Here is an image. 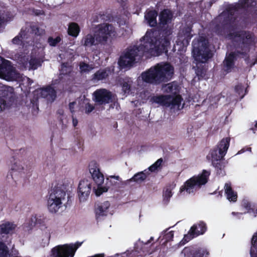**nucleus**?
Wrapping results in <instances>:
<instances>
[{"mask_svg":"<svg viewBox=\"0 0 257 257\" xmlns=\"http://www.w3.org/2000/svg\"><path fill=\"white\" fill-rule=\"evenodd\" d=\"M230 138L223 139L217 145V148L210 152L207 156L208 159H211L212 163L217 162L222 159L225 155L229 146Z\"/></svg>","mask_w":257,"mask_h":257,"instance_id":"dca6fc26","label":"nucleus"},{"mask_svg":"<svg viewBox=\"0 0 257 257\" xmlns=\"http://www.w3.org/2000/svg\"><path fill=\"white\" fill-rule=\"evenodd\" d=\"M163 91L176 94L179 91V85L176 82H172L165 84L163 87Z\"/></svg>","mask_w":257,"mask_h":257,"instance_id":"c85d7f7f","label":"nucleus"},{"mask_svg":"<svg viewBox=\"0 0 257 257\" xmlns=\"http://www.w3.org/2000/svg\"><path fill=\"white\" fill-rule=\"evenodd\" d=\"M236 9L224 11L216 19L217 21L221 22L222 27V30L218 31V33L238 43L236 51L230 53L224 61V69L227 72L230 71L233 67L234 61L237 57L244 58L247 65L250 67L257 62V58L251 54L246 57L250 46L252 44V35L249 32L238 31L235 16L238 10Z\"/></svg>","mask_w":257,"mask_h":257,"instance_id":"f257e3e1","label":"nucleus"},{"mask_svg":"<svg viewBox=\"0 0 257 257\" xmlns=\"http://www.w3.org/2000/svg\"><path fill=\"white\" fill-rule=\"evenodd\" d=\"M7 106L5 99L3 97H0V111L5 109Z\"/></svg>","mask_w":257,"mask_h":257,"instance_id":"a18cd8bd","label":"nucleus"},{"mask_svg":"<svg viewBox=\"0 0 257 257\" xmlns=\"http://www.w3.org/2000/svg\"><path fill=\"white\" fill-rule=\"evenodd\" d=\"M158 167H157L154 164L149 168V170L151 172H154L156 171Z\"/></svg>","mask_w":257,"mask_h":257,"instance_id":"864d4df0","label":"nucleus"},{"mask_svg":"<svg viewBox=\"0 0 257 257\" xmlns=\"http://www.w3.org/2000/svg\"><path fill=\"white\" fill-rule=\"evenodd\" d=\"M191 34V27L188 26L186 28L181 29L178 36V39L176 42V46H180L182 49L186 47L192 37Z\"/></svg>","mask_w":257,"mask_h":257,"instance_id":"a211bd4d","label":"nucleus"},{"mask_svg":"<svg viewBox=\"0 0 257 257\" xmlns=\"http://www.w3.org/2000/svg\"><path fill=\"white\" fill-rule=\"evenodd\" d=\"M93 95V100L99 104L109 103L114 99V95L105 89L96 90Z\"/></svg>","mask_w":257,"mask_h":257,"instance_id":"f3484780","label":"nucleus"},{"mask_svg":"<svg viewBox=\"0 0 257 257\" xmlns=\"http://www.w3.org/2000/svg\"><path fill=\"white\" fill-rule=\"evenodd\" d=\"M175 185L174 184L166 186L163 190V201L167 203L172 196V191L174 189Z\"/></svg>","mask_w":257,"mask_h":257,"instance_id":"7c9ffc66","label":"nucleus"},{"mask_svg":"<svg viewBox=\"0 0 257 257\" xmlns=\"http://www.w3.org/2000/svg\"><path fill=\"white\" fill-rule=\"evenodd\" d=\"M72 51L71 50H68L64 53H60L59 57L61 60H71L73 57V53Z\"/></svg>","mask_w":257,"mask_h":257,"instance_id":"a19ab883","label":"nucleus"},{"mask_svg":"<svg viewBox=\"0 0 257 257\" xmlns=\"http://www.w3.org/2000/svg\"><path fill=\"white\" fill-rule=\"evenodd\" d=\"M31 55L25 53L16 55V58L21 67L29 70H35L41 65L44 57V46L41 43L33 44Z\"/></svg>","mask_w":257,"mask_h":257,"instance_id":"39448f33","label":"nucleus"},{"mask_svg":"<svg viewBox=\"0 0 257 257\" xmlns=\"http://www.w3.org/2000/svg\"><path fill=\"white\" fill-rule=\"evenodd\" d=\"M248 151H250L251 149L250 148H248Z\"/></svg>","mask_w":257,"mask_h":257,"instance_id":"69168bd1","label":"nucleus"},{"mask_svg":"<svg viewBox=\"0 0 257 257\" xmlns=\"http://www.w3.org/2000/svg\"><path fill=\"white\" fill-rule=\"evenodd\" d=\"M173 74V67L168 63L162 62L143 72L141 78L147 83L157 85L169 81Z\"/></svg>","mask_w":257,"mask_h":257,"instance_id":"20e7f679","label":"nucleus"},{"mask_svg":"<svg viewBox=\"0 0 257 257\" xmlns=\"http://www.w3.org/2000/svg\"><path fill=\"white\" fill-rule=\"evenodd\" d=\"M245 207L247 209V212L252 214L254 216L257 215V208L255 209L254 205L250 203H247Z\"/></svg>","mask_w":257,"mask_h":257,"instance_id":"37998d69","label":"nucleus"},{"mask_svg":"<svg viewBox=\"0 0 257 257\" xmlns=\"http://www.w3.org/2000/svg\"><path fill=\"white\" fill-rule=\"evenodd\" d=\"M127 13H128V12H126V11H125L124 12V13H123V14H124V15H126V14H127Z\"/></svg>","mask_w":257,"mask_h":257,"instance_id":"bf43d9fd","label":"nucleus"},{"mask_svg":"<svg viewBox=\"0 0 257 257\" xmlns=\"http://www.w3.org/2000/svg\"><path fill=\"white\" fill-rule=\"evenodd\" d=\"M31 30V33L37 35H42L45 33V31L43 29H40L38 26L33 23L27 24V27L24 29L22 28L19 34L16 36L13 40L12 43L14 44H23V47L27 48L28 45L31 46L34 42L32 41L30 44L29 32Z\"/></svg>","mask_w":257,"mask_h":257,"instance_id":"9d476101","label":"nucleus"},{"mask_svg":"<svg viewBox=\"0 0 257 257\" xmlns=\"http://www.w3.org/2000/svg\"><path fill=\"white\" fill-rule=\"evenodd\" d=\"M9 167L7 180L10 183L14 185L25 178L28 173L27 166L22 161L18 159H13Z\"/></svg>","mask_w":257,"mask_h":257,"instance_id":"9b49d317","label":"nucleus"},{"mask_svg":"<svg viewBox=\"0 0 257 257\" xmlns=\"http://www.w3.org/2000/svg\"><path fill=\"white\" fill-rule=\"evenodd\" d=\"M110 73L109 69H100L94 74L92 79L94 81L103 80L106 78Z\"/></svg>","mask_w":257,"mask_h":257,"instance_id":"2f4dec72","label":"nucleus"},{"mask_svg":"<svg viewBox=\"0 0 257 257\" xmlns=\"http://www.w3.org/2000/svg\"><path fill=\"white\" fill-rule=\"evenodd\" d=\"M55 5H59L60 3V0H54Z\"/></svg>","mask_w":257,"mask_h":257,"instance_id":"4d7b16f0","label":"nucleus"},{"mask_svg":"<svg viewBox=\"0 0 257 257\" xmlns=\"http://www.w3.org/2000/svg\"><path fill=\"white\" fill-rule=\"evenodd\" d=\"M163 162L162 159H158L155 163L154 165L158 168H159Z\"/></svg>","mask_w":257,"mask_h":257,"instance_id":"603ef678","label":"nucleus"},{"mask_svg":"<svg viewBox=\"0 0 257 257\" xmlns=\"http://www.w3.org/2000/svg\"><path fill=\"white\" fill-rule=\"evenodd\" d=\"M118 3L123 4L125 2L126 0H116Z\"/></svg>","mask_w":257,"mask_h":257,"instance_id":"13d9d810","label":"nucleus"},{"mask_svg":"<svg viewBox=\"0 0 257 257\" xmlns=\"http://www.w3.org/2000/svg\"><path fill=\"white\" fill-rule=\"evenodd\" d=\"M235 89L236 92L240 96V98H242L244 95L243 94L244 88L243 86L241 85H238L235 87Z\"/></svg>","mask_w":257,"mask_h":257,"instance_id":"c03bdc74","label":"nucleus"},{"mask_svg":"<svg viewBox=\"0 0 257 257\" xmlns=\"http://www.w3.org/2000/svg\"><path fill=\"white\" fill-rule=\"evenodd\" d=\"M170 34H171V31H170V30H169V35H170Z\"/></svg>","mask_w":257,"mask_h":257,"instance_id":"052dcab7","label":"nucleus"},{"mask_svg":"<svg viewBox=\"0 0 257 257\" xmlns=\"http://www.w3.org/2000/svg\"><path fill=\"white\" fill-rule=\"evenodd\" d=\"M81 245V243L75 244H65L58 245L51 250L53 257H73L77 249Z\"/></svg>","mask_w":257,"mask_h":257,"instance_id":"2eb2a0df","label":"nucleus"},{"mask_svg":"<svg viewBox=\"0 0 257 257\" xmlns=\"http://www.w3.org/2000/svg\"><path fill=\"white\" fill-rule=\"evenodd\" d=\"M173 19V14L168 10H164L159 15V24L164 27L170 24Z\"/></svg>","mask_w":257,"mask_h":257,"instance_id":"393cba45","label":"nucleus"},{"mask_svg":"<svg viewBox=\"0 0 257 257\" xmlns=\"http://www.w3.org/2000/svg\"><path fill=\"white\" fill-rule=\"evenodd\" d=\"M206 230L205 224L203 222H200L198 224H194L191 228L188 234L185 235L184 239L187 242L194 237L203 234Z\"/></svg>","mask_w":257,"mask_h":257,"instance_id":"412c9836","label":"nucleus"},{"mask_svg":"<svg viewBox=\"0 0 257 257\" xmlns=\"http://www.w3.org/2000/svg\"><path fill=\"white\" fill-rule=\"evenodd\" d=\"M250 254L251 257H257V232L252 238Z\"/></svg>","mask_w":257,"mask_h":257,"instance_id":"f704fd0d","label":"nucleus"},{"mask_svg":"<svg viewBox=\"0 0 257 257\" xmlns=\"http://www.w3.org/2000/svg\"><path fill=\"white\" fill-rule=\"evenodd\" d=\"M119 84L122 88V91L124 94H128L131 90V86L133 83V80L130 78L125 77L119 80Z\"/></svg>","mask_w":257,"mask_h":257,"instance_id":"c756f323","label":"nucleus"},{"mask_svg":"<svg viewBox=\"0 0 257 257\" xmlns=\"http://www.w3.org/2000/svg\"><path fill=\"white\" fill-rule=\"evenodd\" d=\"M65 188L62 186L55 187L50 194L47 206L50 212L56 213L62 207L63 201L66 200Z\"/></svg>","mask_w":257,"mask_h":257,"instance_id":"1a4fd4ad","label":"nucleus"},{"mask_svg":"<svg viewBox=\"0 0 257 257\" xmlns=\"http://www.w3.org/2000/svg\"><path fill=\"white\" fill-rule=\"evenodd\" d=\"M210 172L203 170L202 172L187 180L184 185L182 186L180 193L183 195L193 193L198 190L202 185H205L208 181Z\"/></svg>","mask_w":257,"mask_h":257,"instance_id":"6e6552de","label":"nucleus"},{"mask_svg":"<svg viewBox=\"0 0 257 257\" xmlns=\"http://www.w3.org/2000/svg\"><path fill=\"white\" fill-rule=\"evenodd\" d=\"M196 73L197 75L199 77V79H200V78H203L205 74V71L203 70L200 71L199 69H197Z\"/></svg>","mask_w":257,"mask_h":257,"instance_id":"8fccbe9b","label":"nucleus"},{"mask_svg":"<svg viewBox=\"0 0 257 257\" xmlns=\"http://www.w3.org/2000/svg\"><path fill=\"white\" fill-rule=\"evenodd\" d=\"M79 69L81 73H87L92 70L93 67L91 65L82 62L79 64Z\"/></svg>","mask_w":257,"mask_h":257,"instance_id":"4c0bfd02","label":"nucleus"},{"mask_svg":"<svg viewBox=\"0 0 257 257\" xmlns=\"http://www.w3.org/2000/svg\"><path fill=\"white\" fill-rule=\"evenodd\" d=\"M208 43V41L202 36L193 40L192 53L197 64L205 63L212 57V54Z\"/></svg>","mask_w":257,"mask_h":257,"instance_id":"0eeeda50","label":"nucleus"},{"mask_svg":"<svg viewBox=\"0 0 257 257\" xmlns=\"http://www.w3.org/2000/svg\"><path fill=\"white\" fill-rule=\"evenodd\" d=\"M37 222V218L36 216H33L30 218L24 225V227L27 230H29L35 225Z\"/></svg>","mask_w":257,"mask_h":257,"instance_id":"58836bf2","label":"nucleus"},{"mask_svg":"<svg viewBox=\"0 0 257 257\" xmlns=\"http://www.w3.org/2000/svg\"><path fill=\"white\" fill-rule=\"evenodd\" d=\"M208 252L205 248L194 249L192 247H185L180 253V257H203L208 255Z\"/></svg>","mask_w":257,"mask_h":257,"instance_id":"4be33fe9","label":"nucleus"},{"mask_svg":"<svg viewBox=\"0 0 257 257\" xmlns=\"http://www.w3.org/2000/svg\"><path fill=\"white\" fill-rule=\"evenodd\" d=\"M110 203L108 201H104L97 204L95 209L97 219H98L100 217L107 215Z\"/></svg>","mask_w":257,"mask_h":257,"instance_id":"b1692460","label":"nucleus"},{"mask_svg":"<svg viewBox=\"0 0 257 257\" xmlns=\"http://www.w3.org/2000/svg\"><path fill=\"white\" fill-rule=\"evenodd\" d=\"M17 225L14 222L4 221L0 224V257H7L9 249L6 243L9 238L8 234L15 232Z\"/></svg>","mask_w":257,"mask_h":257,"instance_id":"f8f14e48","label":"nucleus"},{"mask_svg":"<svg viewBox=\"0 0 257 257\" xmlns=\"http://www.w3.org/2000/svg\"><path fill=\"white\" fill-rule=\"evenodd\" d=\"M55 85L52 84L51 86L37 90L36 93L37 94H40L42 97L47 98L50 102L53 101L56 96V91L54 89L56 87Z\"/></svg>","mask_w":257,"mask_h":257,"instance_id":"5701e85b","label":"nucleus"},{"mask_svg":"<svg viewBox=\"0 0 257 257\" xmlns=\"http://www.w3.org/2000/svg\"><path fill=\"white\" fill-rule=\"evenodd\" d=\"M91 190V183L88 180H82L79 182L78 187V196L80 202L86 201Z\"/></svg>","mask_w":257,"mask_h":257,"instance_id":"6ab92c4d","label":"nucleus"},{"mask_svg":"<svg viewBox=\"0 0 257 257\" xmlns=\"http://www.w3.org/2000/svg\"><path fill=\"white\" fill-rule=\"evenodd\" d=\"M110 179V182L113 184V185H116V182L115 181H113L112 180H115L117 181H120V179L118 176H110L109 177V178Z\"/></svg>","mask_w":257,"mask_h":257,"instance_id":"09e8293b","label":"nucleus"},{"mask_svg":"<svg viewBox=\"0 0 257 257\" xmlns=\"http://www.w3.org/2000/svg\"><path fill=\"white\" fill-rule=\"evenodd\" d=\"M0 78L7 80H17L21 82L20 86L30 88L33 81L29 78L18 73L9 61L0 57Z\"/></svg>","mask_w":257,"mask_h":257,"instance_id":"423d86ee","label":"nucleus"},{"mask_svg":"<svg viewBox=\"0 0 257 257\" xmlns=\"http://www.w3.org/2000/svg\"><path fill=\"white\" fill-rule=\"evenodd\" d=\"M61 41L62 39L60 36H57L55 38L50 37L48 39L47 42L50 46L56 47L61 42Z\"/></svg>","mask_w":257,"mask_h":257,"instance_id":"ea45409f","label":"nucleus"},{"mask_svg":"<svg viewBox=\"0 0 257 257\" xmlns=\"http://www.w3.org/2000/svg\"><path fill=\"white\" fill-rule=\"evenodd\" d=\"M154 239V237H151L150 238V239L148 240L147 241L144 242V241H140V240H139V242L138 243V245H140V246H142V245H148L152 240H153Z\"/></svg>","mask_w":257,"mask_h":257,"instance_id":"de8ad7c7","label":"nucleus"},{"mask_svg":"<svg viewBox=\"0 0 257 257\" xmlns=\"http://www.w3.org/2000/svg\"><path fill=\"white\" fill-rule=\"evenodd\" d=\"M89 170L92 178L97 186V188L94 187L95 194L100 196L103 193L107 192V188L102 185L104 178L103 175L100 171L98 164L95 161L91 162L89 165Z\"/></svg>","mask_w":257,"mask_h":257,"instance_id":"4468645a","label":"nucleus"},{"mask_svg":"<svg viewBox=\"0 0 257 257\" xmlns=\"http://www.w3.org/2000/svg\"><path fill=\"white\" fill-rule=\"evenodd\" d=\"M232 214L233 215H234V214H235V212H233L232 213Z\"/></svg>","mask_w":257,"mask_h":257,"instance_id":"0e129e2a","label":"nucleus"},{"mask_svg":"<svg viewBox=\"0 0 257 257\" xmlns=\"http://www.w3.org/2000/svg\"><path fill=\"white\" fill-rule=\"evenodd\" d=\"M256 5L255 0H241L240 7L242 9L249 10Z\"/></svg>","mask_w":257,"mask_h":257,"instance_id":"c9c22d12","label":"nucleus"},{"mask_svg":"<svg viewBox=\"0 0 257 257\" xmlns=\"http://www.w3.org/2000/svg\"><path fill=\"white\" fill-rule=\"evenodd\" d=\"M72 68L68 63H63L61 65L60 69V73L58 79L52 81L53 85H57L61 82H63L65 80H70L72 78L71 75Z\"/></svg>","mask_w":257,"mask_h":257,"instance_id":"aec40b11","label":"nucleus"},{"mask_svg":"<svg viewBox=\"0 0 257 257\" xmlns=\"http://www.w3.org/2000/svg\"><path fill=\"white\" fill-rule=\"evenodd\" d=\"M157 13L156 11H147L145 15V19L147 24L151 27H155L157 25L156 18Z\"/></svg>","mask_w":257,"mask_h":257,"instance_id":"a878e982","label":"nucleus"},{"mask_svg":"<svg viewBox=\"0 0 257 257\" xmlns=\"http://www.w3.org/2000/svg\"><path fill=\"white\" fill-rule=\"evenodd\" d=\"M174 234L172 231H167V230L163 231L161 235L158 238V240H160L161 242L163 240H165L164 242H162V244H165L167 242L169 241L173 238Z\"/></svg>","mask_w":257,"mask_h":257,"instance_id":"72a5a7b5","label":"nucleus"},{"mask_svg":"<svg viewBox=\"0 0 257 257\" xmlns=\"http://www.w3.org/2000/svg\"><path fill=\"white\" fill-rule=\"evenodd\" d=\"M94 106L90 103H87L85 105V112L89 113L91 112L93 109Z\"/></svg>","mask_w":257,"mask_h":257,"instance_id":"49530a36","label":"nucleus"},{"mask_svg":"<svg viewBox=\"0 0 257 257\" xmlns=\"http://www.w3.org/2000/svg\"><path fill=\"white\" fill-rule=\"evenodd\" d=\"M236 214H237L238 215H240L241 214L240 213H237Z\"/></svg>","mask_w":257,"mask_h":257,"instance_id":"338daca9","label":"nucleus"},{"mask_svg":"<svg viewBox=\"0 0 257 257\" xmlns=\"http://www.w3.org/2000/svg\"><path fill=\"white\" fill-rule=\"evenodd\" d=\"M161 34L159 31H147L139 42L129 47L124 55L120 57L118 62L119 66L122 68L131 67L144 55L146 57L159 56L166 51L170 44L169 38L164 36L163 34L161 37Z\"/></svg>","mask_w":257,"mask_h":257,"instance_id":"f03ea898","label":"nucleus"},{"mask_svg":"<svg viewBox=\"0 0 257 257\" xmlns=\"http://www.w3.org/2000/svg\"><path fill=\"white\" fill-rule=\"evenodd\" d=\"M75 104L76 103L75 102H71L69 104V109L72 112L73 111L74 106Z\"/></svg>","mask_w":257,"mask_h":257,"instance_id":"5fc2aeb1","label":"nucleus"},{"mask_svg":"<svg viewBox=\"0 0 257 257\" xmlns=\"http://www.w3.org/2000/svg\"><path fill=\"white\" fill-rule=\"evenodd\" d=\"M118 256V254H116L115 255V256H114V257H116V256Z\"/></svg>","mask_w":257,"mask_h":257,"instance_id":"680f3d73","label":"nucleus"},{"mask_svg":"<svg viewBox=\"0 0 257 257\" xmlns=\"http://www.w3.org/2000/svg\"><path fill=\"white\" fill-rule=\"evenodd\" d=\"M255 127L257 128V122H256V123L255 125Z\"/></svg>","mask_w":257,"mask_h":257,"instance_id":"e2e57ef3","label":"nucleus"},{"mask_svg":"<svg viewBox=\"0 0 257 257\" xmlns=\"http://www.w3.org/2000/svg\"><path fill=\"white\" fill-rule=\"evenodd\" d=\"M80 32V28L78 25L75 23L69 24L68 28V33L69 35L76 37Z\"/></svg>","mask_w":257,"mask_h":257,"instance_id":"473e14b6","label":"nucleus"},{"mask_svg":"<svg viewBox=\"0 0 257 257\" xmlns=\"http://www.w3.org/2000/svg\"><path fill=\"white\" fill-rule=\"evenodd\" d=\"M72 123L74 126H76L78 123L77 120L73 117H72Z\"/></svg>","mask_w":257,"mask_h":257,"instance_id":"6e6d98bb","label":"nucleus"},{"mask_svg":"<svg viewBox=\"0 0 257 257\" xmlns=\"http://www.w3.org/2000/svg\"><path fill=\"white\" fill-rule=\"evenodd\" d=\"M58 113L59 114L60 121L62 123L63 125L66 126L68 123V119L67 116L64 114V111L62 109H60L58 111Z\"/></svg>","mask_w":257,"mask_h":257,"instance_id":"79ce46f5","label":"nucleus"},{"mask_svg":"<svg viewBox=\"0 0 257 257\" xmlns=\"http://www.w3.org/2000/svg\"><path fill=\"white\" fill-rule=\"evenodd\" d=\"M149 171L147 170L139 172L136 174L132 178L128 179L126 181V183H129L131 182H135L138 183H141L143 182L149 175Z\"/></svg>","mask_w":257,"mask_h":257,"instance_id":"bb28decb","label":"nucleus"},{"mask_svg":"<svg viewBox=\"0 0 257 257\" xmlns=\"http://www.w3.org/2000/svg\"><path fill=\"white\" fill-rule=\"evenodd\" d=\"M212 164L215 168L218 174L222 176L224 174V171L223 170L225 167V163L224 162L220 160L217 162L212 163Z\"/></svg>","mask_w":257,"mask_h":257,"instance_id":"e433bc0d","label":"nucleus"},{"mask_svg":"<svg viewBox=\"0 0 257 257\" xmlns=\"http://www.w3.org/2000/svg\"><path fill=\"white\" fill-rule=\"evenodd\" d=\"M141 7L140 6H137L136 10H131V8H130L129 9L130 11V13H132L133 14L138 13L139 12V11L141 10Z\"/></svg>","mask_w":257,"mask_h":257,"instance_id":"3c124183","label":"nucleus"},{"mask_svg":"<svg viewBox=\"0 0 257 257\" xmlns=\"http://www.w3.org/2000/svg\"><path fill=\"white\" fill-rule=\"evenodd\" d=\"M116 36L114 27L108 24H102L95 26L94 34L89 33L84 36L81 40L82 45L85 48L104 45L107 41Z\"/></svg>","mask_w":257,"mask_h":257,"instance_id":"7ed1b4c3","label":"nucleus"},{"mask_svg":"<svg viewBox=\"0 0 257 257\" xmlns=\"http://www.w3.org/2000/svg\"><path fill=\"white\" fill-rule=\"evenodd\" d=\"M152 100L160 105L169 107L174 111L180 110L184 106V104H182L183 99L180 95L175 96L171 95L154 96L152 98Z\"/></svg>","mask_w":257,"mask_h":257,"instance_id":"ddd939ff","label":"nucleus"},{"mask_svg":"<svg viewBox=\"0 0 257 257\" xmlns=\"http://www.w3.org/2000/svg\"><path fill=\"white\" fill-rule=\"evenodd\" d=\"M224 191L227 199L230 201H236L237 199V194L231 188L230 183H226L224 186Z\"/></svg>","mask_w":257,"mask_h":257,"instance_id":"cd10ccee","label":"nucleus"}]
</instances>
